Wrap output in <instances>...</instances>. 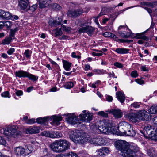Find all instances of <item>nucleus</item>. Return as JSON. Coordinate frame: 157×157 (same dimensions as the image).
Wrapping results in <instances>:
<instances>
[{
  "label": "nucleus",
  "mask_w": 157,
  "mask_h": 157,
  "mask_svg": "<svg viewBox=\"0 0 157 157\" xmlns=\"http://www.w3.org/2000/svg\"><path fill=\"white\" fill-rule=\"evenodd\" d=\"M137 6H139V5H136V6H133L128 7H127V8H124V9H123L122 10H120V11H118L116 13L117 15H117H119L120 14L123 13L124 11H125V10H128V9H130V8H132L134 7H137Z\"/></svg>",
  "instance_id": "58836bf2"
},
{
  "label": "nucleus",
  "mask_w": 157,
  "mask_h": 157,
  "mask_svg": "<svg viewBox=\"0 0 157 157\" xmlns=\"http://www.w3.org/2000/svg\"><path fill=\"white\" fill-rule=\"evenodd\" d=\"M39 6L40 8H44L49 6L51 2V0H38Z\"/></svg>",
  "instance_id": "aec40b11"
},
{
  "label": "nucleus",
  "mask_w": 157,
  "mask_h": 157,
  "mask_svg": "<svg viewBox=\"0 0 157 157\" xmlns=\"http://www.w3.org/2000/svg\"><path fill=\"white\" fill-rule=\"evenodd\" d=\"M51 131H44L41 133V134L43 136H44L46 137H50L51 136Z\"/></svg>",
  "instance_id": "37998d69"
},
{
  "label": "nucleus",
  "mask_w": 157,
  "mask_h": 157,
  "mask_svg": "<svg viewBox=\"0 0 157 157\" xmlns=\"http://www.w3.org/2000/svg\"><path fill=\"white\" fill-rule=\"evenodd\" d=\"M140 4L142 6H143L144 7L147 6L153 8L155 6H156V5H157V2H141Z\"/></svg>",
  "instance_id": "a878e982"
},
{
  "label": "nucleus",
  "mask_w": 157,
  "mask_h": 157,
  "mask_svg": "<svg viewBox=\"0 0 157 157\" xmlns=\"http://www.w3.org/2000/svg\"><path fill=\"white\" fill-rule=\"evenodd\" d=\"M15 75L16 77L19 78L27 77L30 80L33 81H36L38 78V77L36 76L23 70H19L16 71L15 72Z\"/></svg>",
  "instance_id": "39448f33"
},
{
  "label": "nucleus",
  "mask_w": 157,
  "mask_h": 157,
  "mask_svg": "<svg viewBox=\"0 0 157 157\" xmlns=\"http://www.w3.org/2000/svg\"><path fill=\"white\" fill-rule=\"evenodd\" d=\"M127 117L128 119L133 122L136 123L139 122L137 112L129 113L127 114Z\"/></svg>",
  "instance_id": "dca6fc26"
},
{
  "label": "nucleus",
  "mask_w": 157,
  "mask_h": 157,
  "mask_svg": "<svg viewBox=\"0 0 157 157\" xmlns=\"http://www.w3.org/2000/svg\"><path fill=\"white\" fill-rule=\"evenodd\" d=\"M50 7L56 10H59L61 8L60 6L57 3L51 4Z\"/></svg>",
  "instance_id": "e433bc0d"
},
{
  "label": "nucleus",
  "mask_w": 157,
  "mask_h": 157,
  "mask_svg": "<svg viewBox=\"0 0 157 157\" xmlns=\"http://www.w3.org/2000/svg\"><path fill=\"white\" fill-rule=\"evenodd\" d=\"M62 21V18L57 17L55 19H50L48 23L49 25L51 27H57L58 25H61Z\"/></svg>",
  "instance_id": "4468645a"
},
{
  "label": "nucleus",
  "mask_w": 157,
  "mask_h": 157,
  "mask_svg": "<svg viewBox=\"0 0 157 157\" xmlns=\"http://www.w3.org/2000/svg\"><path fill=\"white\" fill-rule=\"evenodd\" d=\"M141 7L144 8L145 9L147 10L149 14H150L152 12V10H151V9L148 8L147 7H144L143 6H141Z\"/></svg>",
  "instance_id": "338daca9"
},
{
  "label": "nucleus",
  "mask_w": 157,
  "mask_h": 157,
  "mask_svg": "<svg viewBox=\"0 0 157 157\" xmlns=\"http://www.w3.org/2000/svg\"><path fill=\"white\" fill-rule=\"evenodd\" d=\"M18 6L21 9L27 11L28 8V4L27 2L25 1L20 0L19 1Z\"/></svg>",
  "instance_id": "412c9836"
},
{
  "label": "nucleus",
  "mask_w": 157,
  "mask_h": 157,
  "mask_svg": "<svg viewBox=\"0 0 157 157\" xmlns=\"http://www.w3.org/2000/svg\"><path fill=\"white\" fill-rule=\"evenodd\" d=\"M9 93L8 91H5L1 94V95L2 97L4 98H9L10 97L9 96Z\"/></svg>",
  "instance_id": "5fc2aeb1"
},
{
  "label": "nucleus",
  "mask_w": 157,
  "mask_h": 157,
  "mask_svg": "<svg viewBox=\"0 0 157 157\" xmlns=\"http://www.w3.org/2000/svg\"><path fill=\"white\" fill-rule=\"evenodd\" d=\"M92 114L89 113L80 114L79 116L80 120L86 122H90L92 120Z\"/></svg>",
  "instance_id": "f3484780"
},
{
  "label": "nucleus",
  "mask_w": 157,
  "mask_h": 157,
  "mask_svg": "<svg viewBox=\"0 0 157 157\" xmlns=\"http://www.w3.org/2000/svg\"><path fill=\"white\" fill-rule=\"evenodd\" d=\"M153 122L155 125L154 129L157 130V117H154L153 119Z\"/></svg>",
  "instance_id": "864d4df0"
},
{
  "label": "nucleus",
  "mask_w": 157,
  "mask_h": 157,
  "mask_svg": "<svg viewBox=\"0 0 157 157\" xmlns=\"http://www.w3.org/2000/svg\"><path fill=\"white\" fill-rule=\"evenodd\" d=\"M35 122V119L32 118L31 119L28 120L26 121V123L30 124H32Z\"/></svg>",
  "instance_id": "bf43d9fd"
},
{
  "label": "nucleus",
  "mask_w": 157,
  "mask_h": 157,
  "mask_svg": "<svg viewBox=\"0 0 157 157\" xmlns=\"http://www.w3.org/2000/svg\"><path fill=\"white\" fill-rule=\"evenodd\" d=\"M21 133V132H18L16 129L14 128L9 127L6 128L4 130V134L7 136H14L15 135H19Z\"/></svg>",
  "instance_id": "0eeeda50"
},
{
  "label": "nucleus",
  "mask_w": 157,
  "mask_h": 157,
  "mask_svg": "<svg viewBox=\"0 0 157 157\" xmlns=\"http://www.w3.org/2000/svg\"><path fill=\"white\" fill-rule=\"evenodd\" d=\"M52 119L53 122L57 125H58L60 124V121L62 120V118L61 116L54 115L52 116Z\"/></svg>",
  "instance_id": "b1692460"
},
{
  "label": "nucleus",
  "mask_w": 157,
  "mask_h": 157,
  "mask_svg": "<svg viewBox=\"0 0 157 157\" xmlns=\"http://www.w3.org/2000/svg\"><path fill=\"white\" fill-rule=\"evenodd\" d=\"M56 157H77V154L72 152H67L63 154H60L56 155Z\"/></svg>",
  "instance_id": "4be33fe9"
},
{
  "label": "nucleus",
  "mask_w": 157,
  "mask_h": 157,
  "mask_svg": "<svg viewBox=\"0 0 157 157\" xmlns=\"http://www.w3.org/2000/svg\"><path fill=\"white\" fill-rule=\"evenodd\" d=\"M131 75L133 78H136L137 77L138 74L137 71L135 70L132 71L131 74Z\"/></svg>",
  "instance_id": "6e6d98bb"
},
{
  "label": "nucleus",
  "mask_w": 157,
  "mask_h": 157,
  "mask_svg": "<svg viewBox=\"0 0 157 157\" xmlns=\"http://www.w3.org/2000/svg\"><path fill=\"white\" fill-rule=\"evenodd\" d=\"M137 112L139 122L144 120L146 118L149 119V115H148V113L146 111L141 110Z\"/></svg>",
  "instance_id": "2eb2a0df"
},
{
  "label": "nucleus",
  "mask_w": 157,
  "mask_h": 157,
  "mask_svg": "<svg viewBox=\"0 0 157 157\" xmlns=\"http://www.w3.org/2000/svg\"><path fill=\"white\" fill-rule=\"evenodd\" d=\"M13 38L10 36L7 37L2 41V44L4 45L8 44L11 42V40Z\"/></svg>",
  "instance_id": "c9c22d12"
},
{
  "label": "nucleus",
  "mask_w": 157,
  "mask_h": 157,
  "mask_svg": "<svg viewBox=\"0 0 157 157\" xmlns=\"http://www.w3.org/2000/svg\"><path fill=\"white\" fill-rule=\"evenodd\" d=\"M141 132L144 134V136L146 138H150L152 136L153 134V131L152 130L151 126L150 125L146 126L144 128L143 131Z\"/></svg>",
  "instance_id": "ddd939ff"
},
{
  "label": "nucleus",
  "mask_w": 157,
  "mask_h": 157,
  "mask_svg": "<svg viewBox=\"0 0 157 157\" xmlns=\"http://www.w3.org/2000/svg\"><path fill=\"white\" fill-rule=\"evenodd\" d=\"M4 26L6 27L7 29L11 27L12 25V22L10 21H7L4 22Z\"/></svg>",
  "instance_id": "c03bdc74"
},
{
  "label": "nucleus",
  "mask_w": 157,
  "mask_h": 157,
  "mask_svg": "<svg viewBox=\"0 0 157 157\" xmlns=\"http://www.w3.org/2000/svg\"><path fill=\"white\" fill-rule=\"evenodd\" d=\"M112 35V33L109 32H106L104 33L103 35L105 37H110Z\"/></svg>",
  "instance_id": "69168bd1"
},
{
  "label": "nucleus",
  "mask_w": 157,
  "mask_h": 157,
  "mask_svg": "<svg viewBox=\"0 0 157 157\" xmlns=\"http://www.w3.org/2000/svg\"><path fill=\"white\" fill-rule=\"evenodd\" d=\"M63 66L65 69L67 71L69 70L71 66V63L65 60H63Z\"/></svg>",
  "instance_id": "7c9ffc66"
},
{
  "label": "nucleus",
  "mask_w": 157,
  "mask_h": 157,
  "mask_svg": "<svg viewBox=\"0 0 157 157\" xmlns=\"http://www.w3.org/2000/svg\"><path fill=\"white\" fill-rule=\"evenodd\" d=\"M40 128L39 127H30L27 128L25 131L27 134H33L38 133L40 132Z\"/></svg>",
  "instance_id": "a211bd4d"
},
{
  "label": "nucleus",
  "mask_w": 157,
  "mask_h": 157,
  "mask_svg": "<svg viewBox=\"0 0 157 157\" xmlns=\"http://www.w3.org/2000/svg\"><path fill=\"white\" fill-rule=\"evenodd\" d=\"M83 13V10L82 8H80L76 10H72L68 11L67 15L70 17H76L82 14Z\"/></svg>",
  "instance_id": "9d476101"
},
{
  "label": "nucleus",
  "mask_w": 157,
  "mask_h": 157,
  "mask_svg": "<svg viewBox=\"0 0 157 157\" xmlns=\"http://www.w3.org/2000/svg\"><path fill=\"white\" fill-rule=\"evenodd\" d=\"M110 112L112 113L115 117L118 118H121L122 115V113L119 109L112 110L110 111Z\"/></svg>",
  "instance_id": "393cba45"
},
{
  "label": "nucleus",
  "mask_w": 157,
  "mask_h": 157,
  "mask_svg": "<svg viewBox=\"0 0 157 157\" xmlns=\"http://www.w3.org/2000/svg\"><path fill=\"white\" fill-rule=\"evenodd\" d=\"M70 143L65 139H60L53 142L50 146L52 150L57 152H64L70 148Z\"/></svg>",
  "instance_id": "f03ea898"
},
{
  "label": "nucleus",
  "mask_w": 157,
  "mask_h": 157,
  "mask_svg": "<svg viewBox=\"0 0 157 157\" xmlns=\"http://www.w3.org/2000/svg\"><path fill=\"white\" fill-rule=\"evenodd\" d=\"M129 49L124 48H118L116 49L115 51L119 54H124L128 53Z\"/></svg>",
  "instance_id": "c756f323"
},
{
  "label": "nucleus",
  "mask_w": 157,
  "mask_h": 157,
  "mask_svg": "<svg viewBox=\"0 0 157 157\" xmlns=\"http://www.w3.org/2000/svg\"><path fill=\"white\" fill-rule=\"evenodd\" d=\"M110 124L107 120H104L100 122L98 128L96 129V132L97 133L101 132L107 134L110 132Z\"/></svg>",
  "instance_id": "20e7f679"
},
{
  "label": "nucleus",
  "mask_w": 157,
  "mask_h": 157,
  "mask_svg": "<svg viewBox=\"0 0 157 157\" xmlns=\"http://www.w3.org/2000/svg\"><path fill=\"white\" fill-rule=\"evenodd\" d=\"M88 142L95 146H98L104 144L105 141L101 136L98 135L93 137L89 140Z\"/></svg>",
  "instance_id": "423d86ee"
},
{
  "label": "nucleus",
  "mask_w": 157,
  "mask_h": 157,
  "mask_svg": "<svg viewBox=\"0 0 157 157\" xmlns=\"http://www.w3.org/2000/svg\"><path fill=\"white\" fill-rule=\"evenodd\" d=\"M96 74H103L105 73H106V71L102 70L96 69L94 71Z\"/></svg>",
  "instance_id": "79ce46f5"
},
{
  "label": "nucleus",
  "mask_w": 157,
  "mask_h": 157,
  "mask_svg": "<svg viewBox=\"0 0 157 157\" xmlns=\"http://www.w3.org/2000/svg\"><path fill=\"white\" fill-rule=\"evenodd\" d=\"M96 153L98 156L104 155L103 150H102L101 148L100 149L97 150L96 152Z\"/></svg>",
  "instance_id": "de8ad7c7"
},
{
  "label": "nucleus",
  "mask_w": 157,
  "mask_h": 157,
  "mask_svg": "<svg viewBox=\"0 0 157 157\" xmlns=\"http://www.w3.org/2000/svg\"><path fill=\"white\" fill-rule=\"evenodd\" d=\"M62 29L63 31H65L68 33L71 32L72 29L70 27L66 26L65 25L63 26L62 27Z\"/></svg>",
  "instance_id": "a18cd8bd"
},
{
  "label": "nucleus",
  "mask_w": 157,
  "mask_h": 157,
  "mask_svg": "<svg viewBox=\"0 0 157 157\" xmlns=\"http://www.w3.org/2000/svg\"><path fill=\"white\" fill-rule=\"evenodd\" d=\"M114 65L115 66L119 68H122L123 67V66L122 64L117 62L114 63Z\"/></svg>",
  "instance_id": "0e129e2a"
},
{
  "label": "nucleus",
  "mask_w": 157,
  "mask_h": 157,
  "mask_svg": "<svg viewBox=\"0 0 157 157\" xmlns=\"http://www.w3.org/2000/svg\"><path fill=\"white\" fill-rule=\"evenodd\" d=\"M102 150H103V153L104 155H105V153L108 154L110 152V151L108 148L106 147H104L101 148Z\"/></svg>",
  "instance_id": "8fccbe9b"
},
{
  "label": "nucleus",
  "mask_w": 157,
  "mask_h": 157,
  "mask_svg": "<svg viewBox=\"0 0 157 157\" xmlns=\"http://www.w3.org/2000/svg\"><path fill=\"white\" fill-rule=\"evenodd\" d=\"M98 115L100 116L104 117H107L108 116V114L105 113L103 111H101L98 112Z\"/></svg>",
  "instance_id": "603ef678"
},
{
  "label": "nucleus",
  "mask_w": 157,
  "mask_h": 157,
  "mask_svg": "<svg viewBox=\"0 0 157 157\" xmlns=\"http://www.w3.org/2000/svg\"><path fill=\"white\" fill-rule=\"evenodd\" d=\"M150 138L154 141H157V130L155 129V133H153L152 135V136Z\"/></svg>",
  "instance_id": "09e8293b"
},
{
  "label": "nucleus",
  "mask_w": 157,
  "mask_h": 157,
  "mask_svg": "<svg viewBox=\"0 0 157 157\" xmlns=\"http://www.w3.org/2000/svg\"><path fill=\"white\" fill-rule=\"evenodd\" d=\"M97 51H98V50H96ZM99 51L100 53H96L93 52L92 53V54L93 55L96 56H101L102 55L103 53L102 52V51L101 50Z\"/></svg>",
  "instance_id": "4d7b16f0"
},
{
  "label": "nucleus",
  "mask_w": 157,
  "mask_h": 157,
  "mask_svg": "<svg viewBox=\"0 0 157 157\" xmlns=\"http://www.w3.org/2000/svg\"><path fill=\"white\" fill-rule=\"evenodd\" d=\"M115 146L117 150H120L121 154L124 157H134L136 153L139 151L137 146H131L128 143L122 140H119L115 143Z\"/></svg>",
  "instance_id": "f257e3e1"
},
{
  "label": "nucleus",
  "mask_w": 157,
  "mask_h": 157,
  "mask_svg": "<svg viewBox=\"0 0 157 157\" xmlns=\"http://www.w3.org/2000/svg\"><path fill=\"white\" fill-rule=\"evenodd\" d=\"M155 151L154 149L152 148H150L147 151V154L150 157H156L155 155Z\"/></svg>",
  "instance_id": "72a5a7b5"
},
{
  "label": "nucleus",
  "mask_w": 157,
  "mask_h": 157,
  "mask_svg": "<svg viewBox=\"0 0 157 157\" xmlns=\"http://www.w3.org/2000/svg\"><path fill=\"white\" fill-rule=\"evenodd\" d=\"M149 113L151 114H155L157 113V104L152 106L149 110Z\"/></svg>",
  "instance_id": "f704fd0d"
},
{
  "label": "nucleus",
  "mask_w": 157,
  "mask_h": 157,
  "mask_svg": "<svg viewBox=\"0 0 157 157\" xmlns=\"http://www.w3.org/2000/svg\"><path fill=\"white\" fill-rule=\"evenodd\" d=\"M122 122L119 123V126L117 127V130L114 131L113 132V133L117 135L123 136L125 135L126 134V131L124 129L127 128H125V126L123 124H121Z\"/></svg>",
  "instance_id": "9b49d317"
},
{
  "label": "nucleus",
  "mask_w": 157,
  "mask_h": 157,
  "mask_svg": "<svg viewBox=\"0 0 157 157\" xmlns=\"http://www.w3.org/2000/svg\"><path fill=\"white\" fill-rule=\"evenodd\" d=\"M67 121L69 124H75L78 123V120L76 116L74 114H70L67 118Z\"/></svg>",
  "instance_id": "6ab92c4d"
},
{
  "label": "nucleus",
  "mask_w": 157,
  "mask_h": 157,
  "mask_svg": "<svg viewBox=\"0 0 157 157\" xmlns=\"http://www.w3.org/2000/svg\"><path fill=\"white\" fill-rule=\"evenodd\" d=\"M113 98L110 96H107L106 97V100L109 102H111L113 100Z\"/></svg>",
  "instance_id": "774afa93"
},
{
  "label": "nucleus",
  "mask_w": 157,
  "mask_h": 157,
  "mask_svg": "<svg viewBox=\"0 0 157 157\" xmlns=\"http://www.w3.org/2000/svg\"><path fill=\"white\" fill-rule=\"evenodd\" d=\"M54 31H55L56 36H60L63 34V32L60 29H58L57 28H56L54 29Z\"/></svg>",
  "instance_id": "ea45409f"
},
{
  "label": "nucleus",
  "mask_w": 157,
  "mask_h": 157,
  "mask_svg": "<svg viewBox=\"0 0 157 157\" xmlns=\"http://www.w3.org/2000/svg\"><path fill=\"white\" fill-rule=\"evenodd\" d=\"M37 5L36 4L33 5L31 6H30L28 8L27 11L30 14H32L36 9Z\"/></svg>",
  "instance_id": "2f4dec72"
},
{
  "label": "nucleus",
  "mask_w": 157,
  "mask_h": 157,
  "mask_svg": "<svg viewBox=\"0 0 157 157\" xmlns=\"http://www.w3.org/2000/svg\"><path fill=\"white\" fill-rule=\"evenodd\" d=\"M18 30V27H16L14 29H11L10 30V36L13 38L15 33Z\"/></svg>",
  "instance_id": "a19ab883"
},
{
  "label": "nucleus",
  "mask_w": 157,
  "mask_h": 157,
  "mask_svg": "<svg viewBox=\"0 0 157 157\" xmlns=\"http://www.w3.org/2000/svg\"><path fill=\"white\" fill-rule=\"evenodd\" d=\"M70 138L75 143L82 144L88 142V139L78 130H75L71 131L70 134Z\"/></svg>",
  "instance_id": "7ed1b4c3"
},
{
  "label": "nucleus",
  "mask_w": 157,
  "mask_h": 157,
  "mask_svg": "<svg viewBox=\"0 0 157 157\" xmlns=\"http://www.w3.org/2000/svg\"><path fill=\"white\" fill-rule=\"evenodd\" d=\"M15 51V49L13 48H11L9 49L7 52V53L10 55L12 54Z\"/></svg>",
  "instance_id": "e2e57ef3"
},
{
  "label": "nucleus",
  "mask_w": 157,
  "mask_h": 157,
  "mask_svg": "<svg viewBox=\"0 0 157 157\" xmlns=\"http://www.w3.org/2000/svg\"><path fill=\"white\" fill-rule=\"evenodd\" d=\"M116 97L121 103H123L125 100L124 94L121 92H118L116 93Z\"/></svg>",
  "instance_id": "5701e85b"
},
{
  "label": "nucleus",
  "mask_w": 157,
  "mask_h": 157,
  "mask_svg": "<svg viewBox=\"0 0 157 157\" xmlns=\"http://www.w3.org/2000/svg\"><path fill=\"white\" fill-rule=\"evenodd\" d=\"M31 52L28 49L25 50V51L24 55L27 58H30L31 56Z\"/></svg>",
  "instance_id": "49530a36"
},
{
  "label": "nucleus",
  "mask_w": 157,
  "mask_h": 157,
  "mask_svg": "<svg viewBox=\"0 0 157 157\" xmlns=\"http://www.w3.org/2000/svg\"><path fill=\"white\" fill-rule=\"evenodd\" d=\"M15 153L18 155H21L25 153V149L21 147H18L14 148Z\"/></svg>",
  "instance_id": "cd10ccee"
},
{
  "label": "nucleus",
  "mask_w": 157,
  "mask_h": 157,
  "mask_svg": "<svg viewBox=\"0 0 157 157\" xmlns=\"http://www.w3.org/2000/svg\"><path fill=\"white\" fill-rule=\"evenodd\" d=\"M74 86V83L72 82H68L66 83L64 86L66 89H71Z\"/></svg>",
  "instance_id": "4c0bfd02"
},
{
  "label": "nucleus",
  "mask_w": 157,
  "mask_h": 157,
  "mask_svg": "<svg viewBox=\"0 0 157 157\" xmlns=\"http://www.w3.org/2000/svg\"><path fill=\"white\" fill-rule=\"evenodd\" d=\"M134 38L136 39H141L146 41H148L149 40V38L144 35V33L136 34Z\"/></svg>",
  "instance_id": "bb28decb"
},
{
  "label": "nucleus",
  "mask_w": 157,
  "mask_h": 157,
  "mask_svg": "<svg viewBox=\"0 0 157 157\" xmlns=\"http://www.w3.org/2000/svg\"><path fill=\"white\" fill-rule=\"evenodd\" d=\"M71 56L73 58H77L78 59H79L81 58V56L78 55H76V53L75 52H73L72 53Z\"/></svg>",
  "instance_id": "052dcab7"
},
{
  "label": "nucleus",
  "mask_w": 157,
  "mask_h": 157,
  "mask_svg": "<svg viewBox=\"0 0 157 157\" xmlns=\"http://www.w3.org/2000/svg\"><path fill=\"white\" fill-rule=\"evenodd\" d=\"M121 124H123L125 126V128H128L127 131L126 132V136H134L136 134L135 131L133 129V128L132 126L128 123L126 122H122Z\"/></svg>",
  "instance_id": "1a4fd4ad"
},
{
  "label": "nucleus",
  "mask_w": 157,
  "mask_h": 157,
  "mask_svg": "<svg viewBox=\"0 0 157 157\" xmlns=\"http://www.w3.org/2000/svg\"><path fill=\"white\" fill-rule=\"evenodd\" d=\"M6 144V141L5 140L0 136V144L3 145H5Z\"/></svg>",
  "instance_id": "680f3d73"
},
{
  "label": "nucleus",
  "mask_w": 157,
  "mask_h": 157,
  "mask_svg": "<svg viewBox=\"0 0 157 157\" xmlns=\"http://www.w3.org/2000/svg\"><path fill=\"white\" fill-rule=\"evenodd\" d=\"M49 119L48 117H45L44 118L40 117L36 119V122L38 123L42 124L47 121Z\"/></svg>",
  "instance_id": "473e14b6"
},
{
  "label": "nucleus",
  "mask_w": 157,
  "mask_h": 157,
  "mask_svg": "<svg viewBox=\"0 0 157 157\" xmlns=\"http://www.w3.org/2000/svg\"><path fill=\"white\" fill-rule=\"evenodd\" d=\"M140 102H134L131 104V106L135 108H138L140 107Z\"/></svg>",
  "instance_id": "3c124183"
},
{
  "label": "nucleus",
  "mask_w": 157,
  "mask_h": 157,
  "mask_svg": "<svg viewBox=\"0 0 157 157\" xmlns=\"http://www.w3.org/2000/svg\"><path fill=\"white\" fill-rule=\"evenodd\" d=\"M62 136V134L58 131H51V136H50V138H59L61 137Z\"/></svg>",
  "instance_id": "c85d7f7f"
},
{
  "label": "nucleus",
  "mask_w": 157,
  "mask_h": 157,
  "mask_svg": "<svg viewBox=\"0 0 157 157\" xmlns=\"http://www.w3.org/2000/svg\"><path fill=\"white\" fill-rule=\"evenodd\" d=\"M105 14L104 13H103L102 12V11L95 18V22L98 25H99V24L98 22V18L99 17L102 16V15H103Z\"/></svg>",
  "instance_id": "13d9d810"
},
{
  "label": "nucleus",
  "mask_w": 157,
  "mask_h": 157,
  "mask_svg": "<svg viewBox=\"0 0 157 157\" xmlns=\"http://www.w3.org/2000/svg\"><path fill=\"white\" fill-rule=\"evenodd\" d=\"M12 15L9 11L0 9V19L2 20L12 19Z\"/></svg>",
  "instance_id": "f8f14e48"
},
{
  "label": "nucleus",
  "mask_w": 157,
  "mask_h": 157,
  "mask_svg": "<svg viewBox=\"0 0 157 157\" xmlns=\"http://www.w3.org/2000/svg\"><path fill=\"white\" fill-rule=\"evenodd\" d=\"M94 30L95 29L93 27L91 26H88L80 28L78 30V32L79 33H86L89 36H91L93 34Z\"/></svg>",
  "instance_id": "6e6552de"
}]
</instances>
